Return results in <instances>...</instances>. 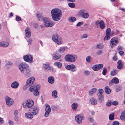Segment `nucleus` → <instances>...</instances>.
Instances as JSON below:
<instances>
[{"instance_id":"5fc2aeb1","label":"nucleus","mask_w":125,"mask_h":125,"mask_svg":"<svg viewBox=\"0 0 125 125\" xmlns=\"http://www.w3.org/2000/svg\"><path fill=\"white\" fill-rule=\"evenodd\" d=\"M118 104V102L117 101H114L112 102V104L115 106L117 105Z\"/></svg>"},{"instance_id":"473e14b6","label":"nucleus","mask_w":125,"mask_h":125,"mask_svg":"<svg viewBox=\"0 0 125 125\" xmlns=\"http://www.w3.org/2000/svg\"><path fill=\"white\" fill-rule=\"evenodd\" d=\"M65 48L64 47L60 48L58 50V52L60 53H63L65 51Z\"/></svg>"},{"instance_id":"e2e57ef3","label":"nucleus","mask_w":125,"mask_h":125,"mask_svg":"<svg viewBox=\"0 0 125 125\" xmlns=\"http://www.w3.org/2000/svg\"><path fill=\"white\" fill-rule=\"evenodd\" d=\"M113 125H119V123L117 121H114L112 123Z\"/></svg>"},{"instance_id":"c756f323","label":"nucleus","mask_w":125,"mask_h":125,"mask_svg":"<svg viewBox=\"0 0 125 125\" xmlns=\"http://www.w3.org/2000/svg\"><path fill=\"white\" fill-rule=\"evenodd\" d=\"M54 65L57 66L58 68H60L62 66V64L59 62H56L54 63Z\"/></svg>"},{"instance_id":"f257e3e1","label":"nucleus","mask_w":125,"mask_h":125,"mask_svg":"<svg viewBox=\"0 0 125 125\" xmlns=\"http://www.w3.org/2000/svg\"><path fill=\"white\" fill-rule=\"evenodd\" d=\"M51 16L52 19L54 21H58L60 19V16L61 14V10L55 8L52 10L51 11Z\"/></svg>"},{"instance_id":"9b49d317","label":"nucleus","mask_w":125,"mask_h":125,"mask_svg":"<svg viewBox=\"0 0 125 125\" xmlns=\"http://www.w3.org/2000/svg\"><path fill=\"white\" fill-rule=\"evenodd\" d=\"M29 66L27 64L23 62L21 63L19 66V69L21 72L28 68Z\"/></svg>"},{"instance_id":"cd10ccee","label":"nucleus","mask_w":125,"mask_h":125,"mask_svg":"<svg viewBox=\"0 0 125 125\" xmlns=\"http://www.w3.org/2000/svg\"><path fill=\"white\" fill-rule=\"evenodd\" d=\"M97 91V89L96 88H93L91 89V91L89 92V95L91 96L94 94Z\"/></svg>"},{"instance_id":"9d476101","label":"nucleus","mask_w":125,"mask_h":125,"mask_svg":"<svg viewBox=\"0 0 125 125\" xmlns=\"http://www.w3.org/2000/svg\"><path fill=\"white\" fill-rule=\"evenodd\" d=\"M76 67L74 64H71L66 66L65 68L66 69L68 70H70L72 72H74L76 71L77 69Z\"/></svg>"},{"instance_id":"ddd939ff","label":"nucleus","mask_w":125,"mask_h":125,"mask_svg":"<svg viewBox=\"0 0 125 125\" xmlns=\"http://www.w3.org/2000/svg\"><path fill=\"white\" fill-rule=\"evenodd\" d=\"M31 72L29 68V67L24 70L23 71L21 72L25 76L27 77L30 76Z\"/></svg>"},{"instance_id":"0e129e2a","label":"nucleus","mask_w":125,"mask_h":125,"mask_svg":"<svg viewBox=\"0 0 125 125\" xmlns=\"http://www.w3.org/2000/svg\"><path fill=\"white\" fill-rule=\"evenodd\" d=\"M32 40L31 39H29L28 41V45H31L32 43Z\"/></svg>"},{"instance_id":"c85d7f7f","label":"nucleus","mask_w":125,"mask_h":125,"mask_svg":"<svg viewBox=\"0 0 125 125\" xmlns=\"http://www.w3.org/2000/svg\"><path fill=\"white\" fill-rule=\"evenodd\" d=\"M78 106L77 104L76 103H74L72 104V109L74 110H76Z\"/></svg>"},{"instance_id":"6ab92c4d","label":"nucleus","mask_w":125,"mask_h":125,"mask_svg":"<svg viewBox=\"0 0 125 125\" xmlns=\"http://www.w3.org/2000/svg\"><path fill=\"white\" fill-rule=\"evenodd\" d=\"M38 108L36 107H33V108L32 111L31 112L33 115H36L38 113L39 111Z\"/></svg>"},{"instance_id":"4c0bfd02","label":"nucleus","mask_w":125,"mask_h":125,"mask_svg":"<svg viewBox=\"0 0 125 125\" xmlns=\"http://www.w3.org/2000/svg\"><path fill=\"white\" fill-rule=\"evenodd\" d=\"M105 92L107 94H109L111 92V90L108 86H106L105 87Z\"/></svg>"},{"instance_id":"bf43d9fd","label":"nucleus","mask_w":125,"mask_h":125,"mask_svg":"<svg viewBox=\"0 0 125 125\" xmlns=\"http://www.w3.org/2000/svg\"><path fill=\"white\" fill-rule=\"evenodd\" d=\"M84 74L85 75L88 76L89 75L90 72L87 70L85 71L84 72Z\"/></svg>"},{"instance_id":"58836bf2","label":"nucleus","mask_w":125,"mask_h":125,"mask_svg":"<svg viewBox=\"0 0 125 125\" xmlns=\"http://www.w3.org/2000/svg\"><path fill=\"white\" fill-rule=\"evenodd\" d=\"M107 69L106 67H104L103 68L102 73L104 75H106V73L107 71Z\"/></svg>"},{"instance_id":"72a5a7b5","label":"nucleus","mask_w":125,"mask_h":125,"mask_svg":"<svg viewBox=\"0 0 125 125\" xmlns=\"http://www.w3.org/2000/svg\"><path fill=\"white\" fill-rule=\"evenodd\" d=\"M117 73V70H113L111 71V75L112 76H114Z\"/></svg>"},{"instance_id":"a18cd8bd","label":"nucleus","mask_w":125,"mask_h":125,"mask_svg":"<svg viewBox=\"0 0 125 125\" xmlns=\"http://www.w3.org/2000/svg\"><path fill=\"white\" fill-rule=\"evenodd\" d=\"M68 5L69 6L72 8H74L75 6V4L73 3H68Z\"/></svg>"},{"instance_id":"7c9ffc66","label":"nucleus","mask_w":125,"mask_h":125,"mask_svg":"<svg viewBox=\"0 0 125 125\" xmlns=\"http://www.w3.org/2000/svg\"><path fill=\"white\" fill-rule=\"evenodd\" d=\"M45 111L51 112V109L49 105L48 104H45Z\"/></svg>"},{"instance_id":"423d86ee","label":"nucleus","mask_w":125,"mask_h":125,"mask_svg":"<svg viewBox=\"0 0 125 125\" xmlns=\"http://www.w3.org/2000/svg\"><path fill=\"white\" fill-rule=\"evenodd\" d=\"M84 117L83 116L80 115H77L75 117V119L78 124H81L82 123V120H84Z\"/></svg>"},{"instance_id":"79ce46f5","label":"nucleus","mask_w":125,"mask_h":125,"mask_svg":"<svg viewBox=\"0 0 125 125\" xmlns=\"http://www.w3.org/2000/svg\"><path fill=\"white\" fill-rule=\"evenodd\" d=\"M92 68L94 71H97L98 70L97 65H94L93 66Z\"/></svg>"},{"instance_id":"412c9836","label":"nucleus","mask_w":125,"mask_h":125,"mask_svg":"<svg viewBox=\"0 0 125 125\" xmlns=\"http://www.w3.org/2000/svg\"><path fill=\"white\" fill-rule=\"evenodd\" d=\"M97 95L99 101L100 103H101L104 99L103 94H97Z\"/></svg>"},{"instance_id":"774afa93","label":"nucleus","mask_w":125,"mask_h":125,"mask_svg":"<svg viewBox=\"0 0 125 125\" xmlns=\"http://www.w3.org/2000/svg\"><path fill=\"white\" fill-rule=\"evenodd\" d=\"M97 47L98 49H102L103 48V46L100 44L97 45Z\"/></svg>"},{"instance_id":"bb28decb","label":"nucleus","mask_w":125,"mask_h":125,"mask_svg":"<svg viewBox=\"0 0 125 125\" xmlns=\"http://www.w3.org/2000/svg\"><path fill=\"white\" fill-rule=\"evenodd\" d=\"M99 25L101 29H104L105 27V23L102 20L100 21V24Z\"/></svg>"},{"instance_id":"e433bc0d","label":"nucleus","mask_w":125,"mask_h":125,"mask_svg":"<svg viewBox=\"0 0 125 125\" xmlns=\"http://www.w3.org/2000/svg\"><path fill=\"white\" fill-rule=\"evenodd\" d=\"M112 80H113V82L114 83L117 84L119 83V81L118 79L116 77L113 78Z\"/></svg>"},{"instance_id":"dca6fc26","label":"nucleus","mask_w":125,"mask_h":125,"mask_svg":"<svg viewBox=\"0 0 125 125\" xmlns=\"http://www.w3.org/2000/svg\"><path fill=\"white\" fill-rule=\"evenodd\" d=\"M8 45V42H7L3 41L0 42V47H6Z\"/></svg>"},{"instance_id":"8fccbe9b","label":"nucleus","mask_w":125,"mask_h":125,"mask_svg":"<svg viewBox=\"0 0 125 125\" xmlns=\"http://www.w3.org/2000/svg\"><path fill=\"white\" fill-rule=\"evenodd\" d=\"M87 35L86 34H84L81 35L80 36V38L81 39L86 38L87 37Z\"/></svg>"},{"instance_id":"f8f14e48","label":"nucleus","mask_w":125,"mask_h":125,"mask_svg":"<svg viewBox=\"0 0 125 125\" xmlns=\"http://www.w3.org/2000/svg\"><path fill=\"white\" fill-rule=\"evenodd\" d=\"M35 80V78L33 77H31L27 80L26 83L29 86L32 85Z\"/></svg>"},{"instance_id":"2f4dec72","label":"nucleus","mask_w":125,"mask_h":125,"mask_svg":"<svg viewBox=\"0 0 125 125\" xmlns=\"http://www.w3.org/2000/svg\"><path fill=\"white\" fill-rule=\"evenodd\" d=\"M57 92L56 90H54L52 92V95L55 98H56L58 97V96H57Z\"/></svg>"},{"instance_id":"2eb2a0df","label":"nucleus","mask_w":125,"mask_h":125,"mask_svg":"<svg viewBox=\"0 0 125 125\" xmlns=\"http://www.w3.org/2000/svg\"><path fill=\"white\" fill-rule=\"evenodd\" d=\"M19 86L18 82L16 81L13 82L11 84V86L13 89H16L18 88Z\"/></svg>"},{"instance_id":"f03ea898","label":"nucleus","mask_w":125,"mask_h":125,"mask_svg":"<svg viewBox=\"0 0 125 125\" xmlns=\"http://www.w3.org/2000/svg\"><path fill=\"white\" fill-rule=\"evenodd\" d=\"M34 104L33 101L31 100H28L23 102L22 105L23 107L25 108H30L32 107Z\"/></svg>"},{"instance_id":"69168bd1","label":"nucleus","mask_w":125,"mask_h":125,"mask_svg":"<svg viewBox=\"0 0 125 125\" xmlns=\"http://www.w3.org/2000/svg\"><path fill=\"white\" fill-rule=\"evenodd\" d=\"M83 22H79L76 25L77 26H79L83 24Z\"/></svg>"},{"instance_id":"4be33fe9","label":"nucleus","mask_w":125,"mask_h":125,"mask_svg":"<svg viewBox=\"0 0 125 125\" xmlns=\"http://www.w3.org/2000/svg\"><path fill=\"white\" fill-rule=\"evenodd\" d=\"M53 58L54 60H57L60 58L61 56L59 54H58L57 53H54L52 55Z\"/></svg>"},{"instance_id":"37998d69","label":"nucleus","mask_w":125,"mask_h":125,"mask_svg":"<svg viewBox=\"0 0 125 125\" xmlns=\"http://www.w3.org/2000/svg\"><path fill=\"white\" fill-rule=\"evenodd\" d=\"M6 63L5 65L6 66L7 65H11L12 64V63L11 62L9 61H6Z\"/></svg>"},{"instance_id":"6e6552de","label":"nucleus","mask_w":125,"mask_h":125,"mask_svg":"<svg viewBox=\"0 0 125 125\" xmlns=\"http://www.w3.org/2000/svg\"><path fill=\"white\" fill-rule=\"evenodd\" d=\"M23 59L26 62L29 63H32L33 62V57L30 55H25L23 56Z\"/></svg>"},{"instance_id":"13d9d810","label":"nucleus","mask_w":125,"mask_h":125,"mask_svg":"<svg viewBox=\"0 0 125 125\" xmlns=\"http://www.w3.org/2000/svg\"><path fill=\"white\" fill-rule=\"evenodd\" d=\"M99 93H98V94H103V90L101 89H99Z\"/></svg>"},{"instance_id":"de8ad7c7","label":"nucleus","mask_w":125,"mask_h":125,"mask_svg":"<svg viewBox=\"0 0 125 125\" xmlns=\"http://www.w3.org/2000/svg\"><path fill=\"white\" fill-rule=\"evenodd\" d=\"M111 103L112 102L111 101H108L106 104V106L107 107H109L111 106Z\"/></svg>"},{"instance_id":"603ef678","label":"nucleus","mask_w":125,"mask_h":125,"mask_svg":"<svg viewBox=\"0 0 125 125\" xmlns=\"http://www.w3.org/2000/svg\"><path fill=\"white\" fill-rule=\"evenodd\" d=\"M98 67V69L99 70L101 69L103 66V65L102 64H99L98 65H97Z\"/></svg>"},{"instance_id":"864d4df0","label":"nucleus","mask_w":125,"mask_h":125,"mask_svg":"<svg viewBox=\"0 0 125 125\" xmlns=\"http://www.w3.org/2000/svg\"><path fill=\"white\" fill-rule=\"evenodd\" d=\"M110 35H106V36L104 38V39L105 40H107L108 39L110 38Z\"/></svg>"},{"instance_id":"a211bd4d","label":"nucleus","mask_w":125,"mask_h":125,"mask_svg":"<svg viewBox=\"0 0 125 125\" xmlns=\"http://www.w3.org/2000/svg\"><path fill=\"white\" fill-rule=\"evenodd\" d=\"M25 36L27 38L29 37L31 35V33L29 29L27 28L25 30Z\"/></svg>"},{"instance_id":"ea45409f","label":"nucleus","mask_w":125,"mask_h":125,"mask_svg":"<svg viewBox=\"0 0 125 125\" xmlns=\"http://www.w3.org/2000/svg\"><path fill=\"white\" fill-rule=\"evenodd\" d=\"M91 58L89 56H87L86 58V61L88 63H90L91 62Z\"/></svg>"},{"instance_id":"4d7b16f0","label":"nucleus","mask_w":125,"mask_h":125,"mask_svg":"<svg viewBox=\"0 0 125 125\" xmlns=\"http://www.w3.org/2000/svg\"><path fill=\"white\" fill-rule=\"evenodd\" d=\"M35 87L32 86L30 87L29 89V90L30 91L32 92L33 91H34V90H35Z\"/></svg>"},{"instance_id":"b1692460","label":"nucleus","mask_w":125,"mask_h":125,"mask_svg":"<svg viewBox=\"0 0 125 125\" xmlns=\"http://www.w3.org/2000/svg\"><path fill=\"white\" fill-rule=\"evenodd\" d=\"M48 81L49 83L52 84L54 83V79L53 77L52 76H50L48 78Z\"/></svg>"},{"instance_id":"393cba45","label":"nucleus","mask_w":125,"mask_h":125,"mask_svg":"<svg viewBox=\"0 0 125 125\" xmlns=\"http://www.w3.org/2000/svg\"><path fill=\"white\" fill-rule=\"evenodd\" d=\"M33 115L32 113H26L25 114V116L27 118L29 119H31L33 118Z\"/></svg>"},{"instance_id":"6e6d98bb","label":"nucleus","mask_w":125,"mask_h":125,"mask_svg":"<svg viewBox=\"0 0 125 125\" xmlns=\"http://www.w3.org/2000/svg\"><path fill=\"white\" fill-rule=\"evenodd\" d=\"M102 53V51L101 50H99L97 51L96 54L98 55H101Z\"/></svg>"},{"instance_id":"c9c22d12","label":"nucleus","mask_w":125,"mask_h":125,"mask_svg":"<svg viewBox=\"0 0 125 125\" xmlns=\"http://www.w3.org/2000/svg\"><path fill=\"white\" fill-rule=\"evenodd\" d=\"M114 113H112L109 115V118L110 120H112L114 119Z\"/></svg>"},{"instance_id":"680f3d73","label":"nucleus","mask_w":125,"mask_h":125,"mask_svg":"<svg viewBox=\"0 0 125 125\" xmlns=\"http://www.w3.org/2000/svg\"><path fill=\"white\" fill-rule=\"evenodd\" d=\"M88 119L91 122L93 123L94 122V119L93 118L89 117L88 118Z\"/></svg>"},{"instance_id":"49530a36","label":"nucleus","mask_w":125,"mask_h":125,"mask_svg":"<svg viewBox=\"0 0 125 125\" xmlns=\"http://www.w3.org/2000/svg\"><path fill=\"white\" fill-rule=\"evenodd\" d=\"M37 17L38 20L40 21H41L42 20H43V19L44 18V17L38 15H37Z\"/></svg>"},{"instance_id":"052dcab7","label":"nucleus","mask_w":125,"mask_h":125,"mask_svg":"<svg viewBox=\"0 0 125 125\" xmlns=\"http://www.w3.org/2000/svg\"><path fill=\"white\" fill-rule=\"evenodd\" d=\"M29 86L27 84V83H26V84L24 85L23 87V89L25 91L28 88V87Z\"/></svg>"},{"instance_id":"39448f33","label":"nucleus","mask_w":125,"mask_h":125,"mask_svg":"<svg viewBox=\"0 0 125 125\" xmlns=\"http://www.w3.org/2000/svg\"><path fill=\"white\" fill-rule=\"evenodd\" d=\"M43 21L44 23L45 26L46 27H52L54 24V23L51 21L49 18L47 17H44Z\"/></svg>"},{"instance_id":"7ed1b4c3","label":"nucleus","mask_w":125,"mask_h":125,"mask_svg":"<svg viewBox=\"0 0 125 125\" xmlns=\"http://www.w3.org/2000/svg\"><path fill=\"white\" fill-rule=\"evenodd\" d=\"M77 58V56L74 54H67L65 57L66 61L72 62H75Z\"/></svg>"},{"instance_id":"3c124183","label":"nucleus","mask_w":125,"mask_h":125,"mask_svg":"<svg viewBox=\"0 0 125 125\" xmlns=\"http://www.w3.org/2000/svg\"><path fill=\"white\" fill-rule=\"evenodd\" d=\"M16 20L17 21H22L21 17L18 16H17L16 17Z\"/></svg>"},{"instance_id":"5701e85b","label":"nucleus","mask_w":125,"mask_h":125,"mask_svg":"<svg viewBox=\"0 0 125 125\" xmlns=\"http://www.w3.org/2000/svg\"><path fill=\"white\" fill-rule=\"evenodd\" d=\"M120 118L122 120L125 121V110L121 113Z\"/></svg>"},{"instance_id":"09e8293b","label":"nucleus","mask_w":125,"mask_h":125,"mask_svg":"<svg viewBox=\"0 0 125 125\" xmlns=\"http://www.w3.org/2000/svg\"><path fill=\"white\" fill-rule=\"evenodd\" d=\"M50 113V112L45 111L44 114V116L46 117H48L49 116Z\"/></svg>"},{"instance_id":"20e7f679","label":"nucleus","mask_w":125,"mask_h":125,"mask_svg":"<svg viewBox=\"0 0 125 125\" xmlns=\"http://www.w3.org/2000/svg\"><path fill=\"white\" fill-rule=\"evenodd\" d=\"M52 39L53 41L58 45L61 44L62 43V38L58 37V35L57 34L53 35L52 36Z\"/></svg>"},{"instance_id":"f704fd0d","label":"nucleus","mask_w":125,"mask_h":125,"mask_svg":"<svg viewBox=\"0 0 125 125\" xmlns=\"http://www.w3.org/2000/svg\"><path fill=\"white\" fill-rule=\"evenodd\" d=\"M68 20L70 22H74L76 21V19L75 17H72L69 18Z\"/></svg>"},{"instance_id":"a19ab883","label":"nucleus","mask_w":125,"mask_h":125,"mask_svg":"<svg viewBox=\"0 0 125 125\" xmlns=\"http://www.w3.org/2000/svg\"><path fill=\"white\" fill-rule=\"evenodd\" d=\"M34 94L35 96H37L39 94V92L38 91V90L36 89H35L34 91Z\"/></svg>"},{"instance_id":"f3484780","label":"nucleus","mask_w":125,"mask_h":125,"mask_svg":"<svg viewBox=\"0 0 125 125\" xmlns=\"http://www.w3.org/2000/svg\"><path fill=\"white\" fill-rule=\"evenodd\" d=\"M89 101L93 105H96L97 103V100L96 99L93 98H91Z\"/></svg>"},{"instance_id":"a878e982","label":"nucleus","mask_w":125,"mask_h":125,"mask_svg":"<svg viewBox=\"0 0 125 125\" xmlns=\"http://www.w3.org/2000/svg\"><path fill=\"white\" fill-rule=\"evenodd\" d=\"M122 62L121 60H119L117 62L118 65L117 68L119 69H121L123 67Z\"/></svg>"},{"instance_id":"1a4fd4ad","label":"nucleus","mask_w":125,"mask_h":125,"mask_svg":"<svg viewBox=\"0 0 125 125\" xmlns=\"http://www.w3.org/2000/svg\"><path fill=\"white\" fill-rule=\"evenodd\" d=\"M5 100L6 104L8 106H10L13 103V100L8 96L6 97Z\"/></svg>"},{"instance_id":"aec40b11","label":"nucleus","mask_w":125,"mask_h":125,"mask_svg":"<svg viewBox=\"0 0 125 125\" xmlns=\"http://www.w3.org/2000/svg\"><path fill=\"white\" fill-rule=\"evenodd\" d=\"M43 67L45 69L47 70L51 71L52 70V68L51 67H50L48 64H44Z\"/></svg>"},{"instance_id":"338daca9","label":"nucleus","mask_w":125,"mask_h":125,"mask_svg":"<svg viewBox=\"0 0 125 125\" xmlns=\"http://www.w3.org/2000/svg\"><path fill=\"white\" fill-rule=\"evenodd\" d=\"M123 49V47L122 46H119L117 48V50L118 51H120V50H122Z\"/></svg>"},{"instance_id":"0eeeda50","label":"nucleus","mask_w":125,"mask_h":125,"mask_svg":"<svg viewBox=\"0 0 125 125\" xmlns=\"http://www.w3.org/2000/svg\"><path fill=\"white\" fill-rule=\"evenodd\" d=\"M84 10H81L79 11V14L82 18L85 19H87L89 16V14L87 12L84 13Z\"/></svg>"},{"instance_id":"c03bdc74","label":"nucleus","mask_w":125,"mask_h":125,"mask_svg":"<svg viewBox=\"0 0 125 125\" xmlns=\"http://www.w3.org/2000/svg\"><path fill=\"white\" fill-rule=\"evenodd\" d=\"M106 35H110L111 29L110 28H107L106 31Z\"/></svg>"},{"instance_id":"4468645a","label":"nucleus","mask_w":125,"mask_h":125,"mask_svg":"<svg viewBox=\"0 0 125 125\" xmlns=\"http://www.w3.org/2000/svg\"><path fill=\"white\" fill-rule=\"evenodd\" d=\"M118 41L115 38H112L110 40V46L111 47L115 46L118 43Z\"/></svg>"}]
</instances>
